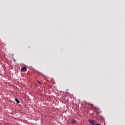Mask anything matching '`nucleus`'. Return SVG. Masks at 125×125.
<instances>
[{
  "label": "nucleus",
  "mask_w": 125,
  "mask_h": 125,
  "mask_svg": "<svg viewBox=\"0 0 125 125\" xmlns=\"http://www.w3.org/2000/svg\"><path fill=\"white\" fill-rule=\"evenodd\" d=\"M89 122L92 125H94L95 124V121L93 120H90L89 119Z\"/></svg>",
  "instance_id": "obj_1"
},
{
  "label": "nucleus",
  "mask_w": 125,
  "mask_h": 125,
  "mask_svg": "<svg viewBox=\"0 0 125 125\" xmlns=\"http://www.w3.org/2000/svg\"><path fill=\"white\" fill-rule=\"evenodd\" d=\"M21 70L23 71H27V69L26 68V67L24 66V67H23V68H21Z\"/></svg>",
  "instance_id": "obj_2"
},
{
  "label": "nucleus",
  "mask_w": 125,
  "mask_h": 125,
  "mask_svg": "<svg viewBox=\"0 0 125 125\" xmlns=\"http://www.w3.org/2000/svg\"><path fill=\"white\" fill-rule=\"evenodd\" d=\"M15 101L17 102V104L20 103L19 100L17 98H15Z\"/></svg>",
  "instance_id": "obj_3"
},
{
  "label": "nucleus",
  "mask_w": 125,
  "mask_h": 125,
  "mask_svg": "<svg viewBox=\"0 0 125 125\" xmlns=\"http://www.w3.org/2000/svg\"><path fill=\"white\" fill-rule=\"evenodd\" d=\"M76 123V120H73L72 121V123L75 124V123Z\"/></svg>",
  "instance_id": "obj_4"
},
{
  "label": "nucleus",
  "mask_w": 125,
  "mask_h": 125,
  "mask_svg": "<svg viewBox=\"0 0 125 125\" xmlns=\"http://www.w3.org/2000/svg\"><path fill=\"white\" fill-rule=\"evenodd\" d=\"M38 83H39V84H41V83L40 81H39V80L38 81Z\"/></svg>",
  "instance_id": "obj_5"
},
{
  "label": "nucleus",
  "mask_w": 125,
  "mask_h": 125,
  "mask_svg": "<svg viewBox=\"0 0 125 125\" xmlns=\"http://www.w3.org/2000/svg\"><path fill=\"white\" fill-rule=\"evenodd\" d=\"M96 125H101L100 124H96Z\"/></svg>",
  "instance_id": "obj_6"
}]
</instances>
